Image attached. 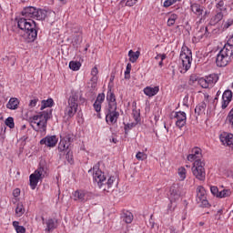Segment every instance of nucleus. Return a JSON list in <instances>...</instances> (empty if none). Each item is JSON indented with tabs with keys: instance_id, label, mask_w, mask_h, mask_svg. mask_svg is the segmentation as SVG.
<instances>
[{
	"instance_id": "obj_1",
	"label": "nucleus",
	"mask_w": 233,
	"mask_h": 233,
	"mask_svg": "<svg viewBox=\"0 0 233 233\" xmlns=\"http://www.w3.org/2000/svg\"><path fill=\"white\" fill-rule=\"evenodd\" d=\"M22 15L17 21L18 28L24 30V38L26 43H34L37 39V29L33 19L43 21L46 17V11L28 6L23 9Z\"/></svg>"
},
{
	"instance_id": "obj_2",
	"label": "nucleus",
	"mask_w": 233,
	"mask_h": 233,
	"mask_svg": "<svg viewBox=\"0 0 233 233\" xmlns=\"http://www.w3.org/2000/svg\"><path fill=\"white\" fill-rule=\"evenodd\" d=\"M52 116V110L42 111L30 118L31 127L35 132H46V123Z\"/></svg>"
},
{
	"instance_id": "obj_3",
	"label": "nucleus",
	"mask_w": 233,
	"mask_h": 233,
	"mask_svg": "<svg viewBox=\"0 0 233 233\" xmlns=\"http://www.w3.org/2000/svg\"><path fill=\"white\" fill-rule=\"evenodd\" d=\"M48 174V167L45 162H41L39 167L34 173L29 176V183L32 190H35L39 181L45 179V177Z\"/></svg>"
},
{
	"instance_id": "obj_4",
	"label": "nucleus",
	"mask_w": 233,
	"mask_h": 233,
	"mask_svg": "<svg viewBox=\"0 0 233 233\" xmlns=\"http://www.w3.org/2000/svg\"><path fill=\"white\" fill-rule=\"evenodd\" d=\"M191 172L198 181H205L207 179V171L205 169V161L197 160L193 162Z\"/></svg>"
},
{
	"instance_id": "obj_5",
	"label": "nucleus",
	"mask_w": 233,
	"mask_h": 233,
	"mask_svg": "<svg viewBox=\"0 0 233 233\" xmlns=\"http://www.w3.org/2000/svg\"><path fill=\"white\" fill-rule=\"evenodd\" d=\"M180 66L187 72L192 66V50L183 46L180 51Z\"/></svg>"
},
{
	"instance_id": "obj_6",
	"label": "nucleus",
	"mask_w": 233,
	"mask_h": 233,
	"mask_svg": "<svg viewBox=\"0 0 233 233\" xmlns=\"http://www.w3.org/2000/svg\"><path fill=\"white\" fill-rule=\"evenodd\" d=\"M232 56V49L228 46H224L217 55L216 64L217 66H227L228 61H230V56Z\"/></svg>"
},
{
	"instance_id": "obj_7",
	"label": "nucleus",
	"mask_w": 233,
	"mask_h": 233,
	"mask_svg": "<svg viewBox=\"0 0 233 233\" xmlns=\"http://www.w3.org/2000/svg\"><path fill=\"white\" fill-rule=\"evenodd\" d=\"M79 97L76 95L73 94L69 99H68V105L65 109V116H66L69 118L74 117L77 112V107L79 105L77 104V100Z\"/></svg>"
},
{
	"instance_id": "obj_8",
	"label": "nucleus",
	"mask_w": 233,
	"mask_h": 233,
	"mask_svg": "<svg viewBox=\"0 0 233 233\" xmlns=\"http://www.w3.org/2000/svg\"><path fill=\"white\" fill-rule=\"evenodd\" d=\"M197 198L196 201L198 205L207 208V207H210L208 200L207 199V190L202 186H198L196 189Z\"/></svg>"
},
{
	"instance_id": "obj_9",
	"label": "nucleus",
	"mask_w": 233,
	"mask_h": 233,
	"mask_svg": "<svg viewBox=\"0 0 233 233\" xmlns=\"http://www.w3.org/2000/svg\"><path fill=\"white\" fill-rule=\"evenodd\" d=\"M73 198L75 201H79L80 203H86L92 199V193L86 190H76L73 193Z\"/></svg>"
},
{
	"instance_id": "obj_10",
	"label": "nucleus",
	"mask_w": 233,
	"mask_h": 233,
	"mask_svg": "<svg viewBox=\"0 0 233 233\" xmlns=\"http://www.w3.org/2000/svg\"><path fill=\"white\" fill-rule=\"evenodd\" d=\"M88 172H93V180L94 183L99 187L105 179H106V176H105V173L99 169V167L95 166L92 169H90Z\"/></svg>"
},
{
	"instance_id": "obj_11",
	"label": "nucleus",
	"mask_w": 233,
	"mask_h": 233,
	"mask_svg": "<svg viewBox=\"0 0 233 233\" xmlns=\"http://www.w3.org/2000/svg\"><path fill=\"white\" fill-rule=\"evenodd\" d=\"M114 183H116V177H109L107 179L105 178V181L98 186V188L101 189L103 194H109L114 190Z\"/></svg>"
},
{
	"instance_id": "obj_12",
	"label": "nucleus",
	"mask_w": 233,
	"mask_h": 233,
	"mask_svg": "<svg viewBox=\"0 0 233 233\" xmlns=\"http://www.w3.org/2000/svg\"><path fill=\"white\" fill-rule=\"evenodd\" d=\"M174 119H176L175 125L180 130L187 125V113L184 111H177L174 114Z\"/></svg>"
},
{
	"instance_id": "obj_13",
	"label": "nucleus",
	"mask_w": 233,
	"mask_h": 233,
	"mask_svg": "<svg viewBox=\"0 0 233 233\" xmlns=\"http://www.w3.org/2000/svg\"><path fill=\"white\" fill-rule=\"evenodd\" d=\"M119 119L117 109H107L106 113V123L108 125H116Z\"/></svg>"
},
{
	"instance_id": "obj_14",
	"label": "nucleus",
	"mask_w": 233,
	"mask_h": 233,
	"mask_svg": "<svg viewBox=\"0 0 233 233\" xmlns=\"http://www.w3.org/2000/svg\"><path fill=\"white\" fill-rule=\"evenodd\" d=\"M107 109L117 110V102L116 100V95L109 89L106 94Z\"/></svg>"
},
{
	"instance_id": "obj_15",
	"label": "nucleus",
	"mask_w": 233,
	"mask_h": 233,
	"mask_svg": "<svg viewBox=\"0 0 233 233\" xmlns=\"http://www.w3.org/2000/svg\"><path fill=\"white\" fill-rule=\"evenodd\" d=\"M72 39L74 46H77L83 41V31L81 27H74L72 29Z\"/></svg>"
},
{
	"instance_id": "obj_16",
	"label": "nucleus",
	"mask_w": 233,
	"mask_h": 233,
	"mask_svg": "<svg viewBox=\"0 0 233 233\" xmlns=\"http://www.w3.org/2000/svg\"><path fill=\"white\" fill-rule=\"evenodd\" d=\"M57 141H59V139L56 136H46L40 140V145H46V147H49V148H54V147L57 145Z\"/></svg>"
},
{
	"instance_id": "obj_17",
	"label": "nucleus",
	"mask_w": 233,
	"mask_h": 233,
	"mask_svg": "<svg viewBox=\"0 0 233 233\" xmlns=\"http://www.w3.org/2000/svg\"><path fill=\"white\" fill-rule=\"evenodd\" d=\"M202 156L203 154L201 148L194 147L191 151V154L187 156V161H190V163H196V161H202Z\"/></svg>"
},
{
	"instance_id": "obj_18",
	"label": "nucleus",
	"mask_w": 233,
	"mask_h": 233,
	"mask_svg": "<svg viewBox=\"0 0 233 233\" xmlns=\"http://www.w3.org/2000/svg\"><path fill=\"white\" fill-rule=\"evenodd\" d=\"M219 139L224 147H229V148H233V134L224 132L220 135Z\"/></svg>"
},
{
	"instance_id": "obj_19",
	"label": "nucleus",
	"mask_w": 233,
	"mask_h": 233,
	"mask_svg": "<svg viewBox=\"0 0 233 233\" xmlns=\"http://www.w3.org/2000/svg\"><path fill=\"white\" fill-rule=\"evenodd\" d=\"M230 101H232V91L230 90H226L224 91L222 95V104H221V108L225 110L228 105H230Z\"/></svg>"
},
{
	"instance_id": "obj_20",
	"label": "nucleus",
	"mask_w": 233,
	"mask_h": 233,
	"mask_svg": "<svg viewBox=\"0 0 233 233\" xmlns=\"http://www.w3.org/2000/svg\"><path fill=\"white\" fill-rule=\"evenodd\" d=\"M170 203H174V201H177L180 198L179 189L177 186L173 185L169 188V195H168Z\"/></svg>"
},
{
	"instance_id": "obj_21",
	"label": "nucleus",
	"mask_w": 233,
	"mask_h": 233,
	"mask_svg": "<svg viewBox=\"0 0 233 233\" xmlns=\"http://www.w3.org/2000/svg\"><path fill=\"white\" fill-rule=\"evenodd\" d=\"M143 92H144L145 96H147V97H154V96H157V94H159V86H146L143 89Z\"/></svg>"
},
{
	"instance_id": "obj_22",
	"label": "nucleus",
	"mask_w": 233,
	"mask_h": 233,
	"mask_svg": "<svg viewBox=\"0 0 233 233\" xmlns=\"http://www.w3.org/2000/svg\"><path fill=\"white\" fill-rule=\"evenodd\" d=\"M44 223L46 225V232H54L57 228V219L56 218H48Z\"/></svg>"
},
{
	"instance_id": "obj_23",
	"label": "nucleus",
	"mask_w": 233,
	"mask_h": 233,
	"mask_svg": "<svg viewBox=\"0 0 233 233\" xmlns=\"http://www.w3.org/2000/svg\"><path fill=\"white\" fill-rule=\"evenodd\" d=\"M19 106V99L16 97H12L9 99L8 103L6 104V108L9 110H17Z\"/></svg>"
},
{
	"instance_id": "obj_24",
	"label": "nucleus",
	"mask_w": 233,
	"mask_h": 233,
	"mask_svg": "<svg viewBox=\"0 0 233 233\" xmlns=\"http://www.w3.org/2000/svg\"><path fill=\"white\" fill-rule=\"evenodd\" d=\"M25 212H26V209H25V206L23 205V203H18L15 209V216L16 218H21L25 214Z\"/></svg>"
},
{
	"instance_id": "obj_25",
	"label": "nucleus",
	"mask_w": 233,
	"mask_h": 233,
	"mask_svg": "<svg viewBox=\"0 0 233 233\" xmlns=\"http://www.w3.org/2000/svg\"><path fill=\"white\" fill-rule=\"evenodd\" d=\"M191 11L193 14H195V15H203V6H201L199 4H192Z\"/></svg>"
},
{
	"instance_id": "obj_26",
	"label": "nucleus",
	"mask_w": 233,
	"mask_h": 233,
	"mask_svg": "<svg viewBox=\"0 0 233 233\" xmlns=\"http://www.w3.org/2000/svg\"><path fill=\"white\" fill-rule=\"evenodd\" d=\"M140 56H141V52L139 51H137V52H134L133 50L128 51V57H129L130 63H136V61L139 59Z\"/></svg>"
},
{
	"instance_id": "obj_27",
	"label": "nucleus",
	"mask_w": 233,
	"mask_h": 233,
	"mask_svg": "<svg viewBox=\"0 0 233 233\" xmlns=\"http://www.w3.org/2000/svg\"><path fill=\"white\" fill-rule=\"evenodd\" d=\"M70 147V141L66 140L65 138H61L59 144H58V150L60 152H65Z\"/></svg>"
},
{
	"instance_id": "obj_28",
	"label": "nucleus",
	"mask_w": 233,
	"mask_h": 233,
	"mask_svg": "<svg viewBox=\"0 0 233 233\" xmlns=\"http://www.w3.org/2000/svg\"><path fill=\"white\" fill-rule=\"evenodd\" d=\"M206 108L207 104L205 102H201L195 107V114L201 116V114L205 113Z\"/></svg>"
},
{
	"instance_id": "obj_29",
	"label": "nucleus",
	"mask_w": 233,
	"mask_h": 233,
	"mask_svg": "<svg viewBox=\"0 0 233 233\" xmlns=\"http://www.w3.org/2000/svg\"><path fill=\"white\" fill-rule=\"evenodd\" d=\"M2 61H4L5 63H7V65H9L10 66H15L16 58L13 55H9L3 57Z\"/></svg>"
},
{
	"instance_id": "obj_30",
	"label": "nucleus",
	"mask_w": 233,
	"mask_h": 233,
	"mask_svg": "<svg viewBox=\"0 0 233 233\" xmlns=\"http://www.w3.org/2000/svg\"><path fill=\"white\" fill-rule=\"evenodd\" d=\"M54 106V99L48 98L47 100H42L40 110H45V108H51Z\"/></svg>"
},
{
	"instance_id": "obj_31",
	"label": "nucleus",
	"mask_w": 233,
	"mask_h": 233,
	"mask_svg": "<svg viewBox=\"0 0 233 233\" xmlns=\"http://www.w3.org/2000/svg\"><path fill=\"white\" fill-rule=\"evenodd\" d=\"M231 26H233V16L224 20L221 25L222 30H228Z\"/></svg>"
},
{
	"instance_id": "obj_32",
	"label": "nucleus",
	"mask_w": 233,
	"mask_h": 233,
	"mask_svg": "<svg viewBox=\"0 0 233 233\" xmlns=\"http://www.w3.org/2000/svg\"><path fill=\"white\" fill-rule=\"evenodd\" d=\"M179 181H185L187 179V168L185 167H180L177 169Z\"/></svg>"
},
{
	"instance_id": "obj_33",
	"label": "nucleus",
	"mask_w": 233,
	"mask_h": 233,
	"mask_svg": "<svg viewBox=\"0 0 233 233\" xmlns=\"http://www.w3.org/2000/svg\"><path fill=\"white\" fill-rule=\"evenodd\" d=\"M231 196H232V190L228 188H225L219 192L218 198L225 199V198H230Z\"/></svg>"
},
{
	"instance_id": "obj_34",
	"label": "nucleus",
	"mask_w": 233,
	"mask_h": 233,
	"mask_svg": "<svg viewBox=\"0 0 233 233\" xmlns=\"http://www.w3.org/2000/svg\"><path fill=\"white\" fill-rule=\"evenodd\" d=\"M123 221H125V223H127V224L132 223V221H134V215H132L130 211H126L123 214Z\"/></svg>"
},
{
	"instance_id": "obj_35",
	"label": "nucleus",
	"mask_w": 233,
	"mask_h": 233,
	"mask_svg": "<svg viewBox=\"0 0 233 233\" xmlns=\"http://www.w3.org/2000/svg\"><path fill=\"white\" fill-rule=\"evenodd\" d=\"M178 15L177 14H171L169 15V17L167 19V26H174V25H176V21H177L178 19Z\"/></svg>"
},
{
	"instance_id": "obj_36",
	"label": "nucleus",
	"mask_w": 233,
	"mask_h": 233,
	"mask_svg": "<svg viewBox=\"0 0 233 233\" xmlns=\"http://www.w3.org/2000/svg\"><path fill=\"white\" fill-rule=\"evenodd\" d=\"M13 227L16 233H25L26 228L23 226H19V221H13Z\"/></svg>"
},
{
	"instance_id": "obj_37",
	"label": "nucleus",
	"mask_w": 233,
	"mask_h": 233,
	"mask_svg": "<svg viewBox=\"0 0 233 233\" xmlns=\"http://www.w3.org/2000/svg\"><path fill=\"white\" fill-rule=\"evenodd\" d=\"M198 81V85H200L202 88H210V86H210L207 76L201 77Z\"/></svg>"
},
{
	"instance_id": "obj_38",
	"label": "nucleus",
	"mask_w": 233,
	"mask_h": 233,
	"mask_svg": "<svg viewBox=\"0 0 233 233\" xmlns=\"http://www.w3.org/2000/svg\"><path fill=\"white\" fill-rule=\"evenodd\" d=\"M69 68L70 70H73V72H77V70L81 68V62H78V61L69 62Z\"/></svg>"
},
{
	"instance_id": "obj_39",
	"label": "nucleus",
	"mask_w": 233,
	"mask_h": 233,
	"mask_svg": "<svg viewBox=\"0 0 233 233\" xmlns=\"http://www.w3.org/2000/svg\"><path fill=\"white\" fill-rule=\"evenodd\" d=\"M209 85L212 86L213 85H216L217 81L219 80V76H218V75L216 74H211L208 76H206Z\"/></svg>"
},
{
	"instance_id": "obj_40",
	"label": "nucleus",
	"mask_w": 233,
	"mask_h": 233,
	"mask_svg": "<svg viewBox=\"0 0 233 233\" xmlns=\"http://www.w3.org/2000/svg\"><path fill=\"white\" fill-rule=\"evenodd\" d=\"M136 157L138 161H145V159H147L148 156L145 152L138 151L136 155Z\"/></svg>"
},
{
	"instance_id": "obj_41",
	"label": "nucleus",
	"mask_w": 233,
	"mask_h": 233,
	"mask_svg": "<svg viewBox=\"0 0 233 233\" xmlns=\"http://www.w3.org/2000/svg\"><path fill=\"white\" fill-rule=\"evenodd\" d=\"M5 125L9 128H14V127H15V124L14 123V117H12V116L7 117L5 119Z\"/></svg>"
},
{
	"instance_id": "obj_42",
	"label": "nucleus",
	"mask_w": 233,
	"mask_h": 233,
	"mask_svg": "<svg viewBox=\"0 0 233 233\" xmlns=\"http://www.w3.org/2000/svg\"><path fill=\"white\" fill-rule=\"evenodd\" d=\"M210 192L215 198H219V188L216 186H211L210 187Z\"/></svg>"
},
{
	"instance_id": "obj_43",
	"label": "nucleus",
	"mask_w": 233,
	"mask_h": 233,
	"mask_svg": "<svg viewBox=\"0 0 233 233\" xmlns=\"http://www.w3.org/2000/svg\"><path fill=\"white\" fill-rule=\"evenodd\" d=\"M181 0H166L163 4V6L165 8H168V6H172V5H176V3L179 2Z\"/></svg>"
},
{
	"instance_id": "obj_44",
	"label": "nucleus",
	"mask_w": 233,
	"mask_h": 233,
	"mask_svg": "<svg viewBox=\"0 0 233 233\" xmlns=\"http://www.w3.org/2000/svg\"><path fill=\"white\" fill-rule=\"evenodd\" d=\"M216 8H218V10H219V12H225V10H227V7H225V2H223L222 0H220V1L216 5Z\"/></svg>"
},
{
	"instance_id": "obj_45",
	"label": "nucleus",
	"mask_w": 233,
	"mask_h": 233,
	"mask_svg": "<svg viewBox=\"0 0 233 233\" xmlns=\"http://www.w3.org/2000/svg\"><path fill=\"white\" fill-rule=\"evenodd\" d=\"M104 101H105V93H100L97 95L95 102L99 103L100 105H103Z\"/></svg>"
},
{
	"instance_id": "obj_46",
	"label": "nucleus",
	"mask_w": 233,
	"mask_h": 233,
	"mask_svg": "<svg viewBox=\"0 0 233 233\" xmlns=\"http://www.w3.org/2000/svg\"><path fill=\"white\" fill-rule=\"evenodd\" d=\"M131 70H132V65L131 64H127L126 71H125V77H126V79H128V77H130V71Z\"/></svg>"
},
{
	"instance_id": "obj_47",
	"label": "nucleus",
	"mask_w": 233,
	"mask_h": 233,
	"mask_svg": "<svg viewBox=\"0 0 233 233\" xmlns=\"http://www.w3.org/2000/svg\"><path fill=\"white\" fill-rule=\"evenodd\" d=\"M133 117H134L136 123H139V121H141V116L137 110L133 111Z\"/></svg>"
},
{
	"instance_id": "obj_48",
	"label": "nucleus",
	"mask_w": 233,
	"mask_h": 233,
	"mask_svg": "<svg viewBox=\"0 0 233 233\" xmlns=\"http://www.w3.org/2000/svg\"><path fill=\"white\" fill-rule=\"evenodd\" d=\"M90 82L92 88H97V76H92Z\"/></svg>"
},
{
	"instance_id": "obj_49",
	"label": "nucleus",
	"mask_w": 233,
	"mask_h": 233,
	"mask_svg": "<svg viewBox=\"0 0 233 233\" xmlns=\"http://www.w3.org/2000/svg\"><path fill=\"white\" fill-rule=\"evenodd\" d=\"M228 121L231 125V128H233V108L229 111L228 115Z\"/></svg>"
},
{
	"instance_id": "obj_50",
	"label": "nucleus",
	"mask_w": 233,
	"mask_h": 233,
	"mask_svg": "<svg viewBox=\"0 0 233 233\" xmlns=\"http://www.w3.org/2000/svg\"><path fill=\"white\" fill-rule=\"evenodd\" d=\"M223 19V13H218L214 17V23H219Z\"/></svg>"
},
{
	"instance_id": "obj_51",
	"label": "nucleus",
	"mask_w": 233,
	"mask_h": 233,
	"mask_svg": "<svg viewBox=\"0 0 233 233\" xmlns=\"http://www.w3.org/2000/svg\"><path fill=\"white\" fill-rule=\"evenodd\" d=\"M101 105L99 104V102H96L93 104V108L94 110H96V112H97L99 114V112H101Z\"/></svg>"
},
{
	"instance_id": "obj_52",
	"label": "nucleus",
	"mask_w": 233,
	"mask_h": 233,
	"mask_svg": "<svg viewBox=\"0 0 233 233\" xmlns=\"http://www.w3.org/2000/svg\"><path fill=\"white\" fill-rule=\"evenodd\" d=\"M37 103H39V98H34V99L30 100L29 106L31 108H34L35 106H37Z\"/></svg>"
},
{
	"instance_id": "obj_53",
	"label": "nucleus",
	"mask_w": 233,
	"mask_h": 233,
	"mask_svg": "<svg viewBox=\"0 0 233 233\" xmlns=\"http://www.w3.org/2000/svg\"><path fill=\"white\" fill-rule=\"evenodd\" d=\"M157 61H165L167 59V55L165 54H157L155 57Z\"/></svg>"
},
{
	"instance_id": "obj_54",
	"label": "nucleus",
	"mask_w": 233,
	"mask_h": 233,
	"mask_svg": "<svg viewBox=\"0 0 233 233\" xmlns=\"http://www.w3.org/2000/svg\"><path fill=\"white\" fill-rule=\"evenodd\" d=\"M224 46H228L229 50H232V46H233V35L231 36H229V38L228 39L227 45H225Z\"/></svg>"
},
{
	"instance_id": "obj_55",
	"label": "nucleus",
	"mask_w": 233,
	"mask_h": 233,
	"mask_svg": "<svg viewBox=\"0 0 233 233\" xmlns=\"http://www.w3.org/2000/svg\"><path fill=\"white\" fill-rule=\"evenodd\" d=\"M98 74H99V71L97 70L96 66L91 69V76H93L92 77H97Z\"/></svg>"
},
{
	"instance_id": "obj_56",
	"label": "nucleus",
	"mask_w": 233,
	"mask_h": 233,
	"mask_svg": "<svg viewBox=\"0 0 233 233\" xmlns=\"http://www.w3.org/2000/svg\"><path fill=\"white\" fill-rule=\"evenodd\" d=\"M137 0H126V6H134Z\"/></svg>"
},
{
	"instance_id": "obj_57",
	"label": "nucleus",
	"mask_w": 233,
	"mask_h": 233,
	"mask_svg": "<svg viewBox=\"0 0 233 233\" xmlns=\"http://www.w3.org/2000/svg\"><path fill=\"white\" fill-rule=\"evenodd\" d=\"M66 159L71 165L74 163V158L72 157V153H70V151H68L66 154Z\"/></svg>"
},
{
	"instance_id": "obj_58",
	"label": "nucleus",
	"mask_w": 233,
	"mask_h": 233,
	"mask_svg": "<svg viewBox=\"0 0 233 233\" xmlns=\"http://www.w3.org/2000/svg\"><path fill=\"white\" fill-rule=\"evenodd\" d=\"M13 196H14V198H19V196H21V189H19V188L14 189Z\"/></svg>"
},
{
	"instance_id": "obj_59",
	"label": "nucleus",
	"mask_w": 233,
	"mask_h": 233,
	"mask_svg": "<svg viewBox=\"0 0 233 233\" xmlns=\"http://www.w3.org/2000/svg\"><path fill=\"white\" fill-rule=\"evenodd\" d=\"M190 81H192V83H194V81H198V78H196V76H191Z\"/></svg>"
},
{
	"instance_id": "obj_60",
	"label": "nucleus",
	"mask_w": 233,
	"mask_h": 233,
	"mask_svg": "<svg viewBox=\"0 0 233 233\" xmlns=\"http://www.w3.org/2000/svg\"><path fill=\"white\" fill-rule=\"evenodd\" d=\"M158 66H159L160 67L163 66V60H160V61L158 62Z\"/></svg>"
},
{
	"instance_id": "obj_61",
	"label": "nucleus",
	"mask_w": 233,
	"mask_h": 233,
	"mask_svg": "<svg viewBox=\"0 0 233 233\" xmlns=\"http://www.w3.org/2000/svg\"><path fill=\"white\" fill-rule=\"evenodd\" d=\"M60 3H63V5L66 4V0H59Z\"/></svg>"
},
{
	"instance_id": "obj_62",
	"label": "nucleus",
	"mask_w": 233,
	"mask_h": 233,
	"mask_svg": "<svg viewBox=\"0 0 233 233\" xmlns=\"http://www.w3.org/2000/svg\"><path fill=\"white\" fill-rule=\"evenodd\" d=\"M26 128V125H23L22 127H21V129L22 130H25Z\"/></svg>"
},
{
	"instance_id": "obj_63",
	"label": "nucleus",
	"mask_w": 233,
	"mask_h": 233,
	"mask_svg": "<svg viewBox=\"0 0 233 233\" xmlns=\"http://www.w3.org/2000/svg\"><path fill=\"white\" fill-rule=\"evenodd\" d=\"M164 128L168 132V127H167V125L164 126Z\"/></svg>"
},
{
	"instance_id": "obj_64",
	"label": "nucleus",
	"mask_w": 233,
	"mask_h": 233,
	"mask_svg": "<svg viewBox=\"0 0 233 233\" xmlns=\"http://www.w3.org/2000/svg\"><path fill=\"white\" fill-rule=\"evenodd\" d=\"M205 97L208 98V95H205Z\"/></svg>"
}]
</instances>
